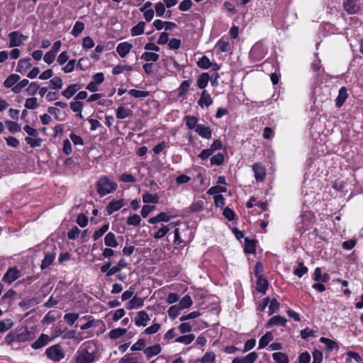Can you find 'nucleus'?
<instances>
[{"instance_id": "473e14b6", "label": "nucleus", "mask_w": 363, "mask_h": 363, "mask_svg": "<svg viewBox=\"0 0 363 363\" xmlns=\"http://www.w3.org/2000/svg\"><path fill=\"white\" fill-rule=\"evenodd\" d=\"M272 340H273L272 333L270 332H267L265 335H264L259 339L258 349H262V348L265 347Z\"/></svg>"}, {"instance_id": "6e6552de", "label": "nucleus", "mask_w": 363, "mask_h": 363, "mask_svg": "<svg viewBox=\"0 0 363 363\" xmlns=\"http://www.w3.org/2000/svg\"><path fill=\"white\" fill-rule=\"evenodd\" d=\"M342 6H343L344 10L348 14L357 13L360 9V6L357 3V0H343Z\"/></svg>"}, {"instance_id": "4468645a", "label": "nucleus", "mask_w": 363, "mask_h": 363, "mask_svg": "<svg viewBox=\"0 0 363 363\" xmlns=\"http://www.w3.org/2000/svg\"><path fill=\"white\" fill-rule=\"evenodd\" d=\"M132 48V44L123 42L117 45L116 51L121 57H125L130 52Z\"/></svg>"}, {"instance_id": "052dcab7", "label": "nucleus", "mask_w": 363, "mask_h": 363, "mask_svg": "<svg viewBox=\"0 0 363 363\" xmlns=\"http://www.w3.org/2000/svg\"><path fill=\"white\" fill-rule=\"evenodd\" d=\"M78 318H79L78 313H67L64 315L65 320L69 325H72Z\"/></svg>"}, {"instance_id": "5fc2aeb1", "label": "nucleus", "mask_w": 363, "mask_h": 363, "mask_svg": "<svg viewBox=\"0 0 363 363\" xmlns=\"http://www.w3.org/2000/svg\"><path fill=\"white\" fill-rule=\"evenodd\" d=\"M198 66L201 69H208L211 67L212 63L206 56H203L197 62Z\"/></svg>"}, {"instance_id": "bf43d9fd", "label": "nucleus", "mask_w": 363, "mask_h": 363, "mask_svg": "<svg viewBox=\"0 0 363 363\" xmlns=\"http://www.w3.org/2000/svg\"><path fill=\"white\" fill-rule=\"evenodd\" d=\"M181 308L178 305L172 306L167 311L168 315L172 320L176 318L179 315Z\"/></svg>"}, {"instance_id": "5701e85b", "label": "nucleus", "mask_w": 363, "mask_h": 363, "mask_svg": "<svg viewBox=\"0 0 363 363\" xmlns=\"http://www.w3.org/2000/svg\"><path fill=\"white\" fill-rule=\"evenodd\" d=\"M80 88L79 84H70L62 92V95L67 99H70Z\"/></svg>"}, {"instance_id": "e2e57ef3", "label": "nucleus", "mask_w": 363, "mask_h": 363, "mask_svg": "<svg viewBox=\"0 0 363 363\" xmlns=\"http://www.w3.org/2000/svg\"><path fill=\"white\" fill-rule=\"evenodd\" d=\"M191 85V81L189 80H185L179 86L178 91H179V96H182L184 95L189 90V88Z\"/></svg>"}, {"instance_id": "a19ab883", "label": "nucleus", "mask_w": 363, "mask_h": 363, "mask_svg": "<svg viewBox=\"0 0 363 363\" xmlns=\"http://www.w3.org/2000/svg\"><path fill=\"white\" fill-rule=\"evenodd\" d=\"M13 325V322L10 318L0 320V333H4L11 329Z\"/></svg>"}, {"instance_id": "1a4fd4ad", "label": "nucleus", "mask_w": 363, "mask_h": 363, "mask_svg": "<svg viewBox=\"0 0 363 363\" xmlns=\"http://www.w3.org/2000/svg\"><path fill=\"white\" fill-rule=\"evenodd\" d=\"M150 320V316L145 311H138L134 318V322L138 327H145Z\"/></svg>"}, {"instance_id": "680f3d73", "label": "nucleus", "mask_w": 363, "mask_h": 363, "mask_svg": "<svg viewBox=\"0 0 363 363\" xmlns=\"http://www.w3.org/2000/svg\"><path fill=\"white\" fill-rule=\"evenodd\" d=\"M161 328V325L160 323H153L150 326L147 327L143 332L145 335H152L159 331Z\"/></svg>"}, {"instance_id": "412c9836", "label": "nucleus", "mask_w": 363, "mask_h": 363, "mask_svg": "<svg viewBox=\"0 0 363 363\" xmlns=\"http://www.w3.org/2000/svg\"><path fill=\"white\" fill-rule=\"evenodd\" d=\"M172 216H169L165 212H161L156 216L150 218L148 220L149 223L155 224L160 222H168L170 220Z\"/></svg>"}, {"instance_id": "4d7b16f0", "label": "nucleus", "mask_w": 363, "mask_h": 363, "mask_svg": "<svg viewBox=\"0 0 363 363\" xmlns=\"http://www.w3.org/2000/svg\"><path fill=\"white\" fill-rule=\"evenodd\" d=\"M141 222V218L138 214H134L127 219V225H133V226H138L140 225Z\"/></svg>"}, {"instance_id": "0e129e2a", "label": "nucleus", "mask_w": 363, "mask_h": 363, "mask_svg": "<svg viewBox=\"0 0 363 363\" xmlns=\"http://www.w3.org/2000/svg\"><path fill=\"white\" fill-rule=\"evenodd\" d=\"M25 107L28 109H35L38 107L37 99L35 97L27 99L25 102Z\"/></svg>"}, {"instance_id": "49530a36", "label": "nucleus", "mask_w": 363, "mask_h": 363, "mask_svg": "<svg viewBox=\"0 0 363 363\" xmlns=\"http://www.w3.org/2000/svg\"><path fill=\"white\" fill-rule=\"evenodd\" d=\"M84 29V23L81 21H77L71 32L74 37L79 36Z\"/></svg>"}, {"instance_id": "ea45409f", "label": "nucleus", "mask_w": 363, "mask_h": 363, "mask_svg": "<svg viewBox=\"0 0 363 363\" xmlns=\"http://www.w3.org/2000/svg\"><path fill=\"white\" fill-rule=\"evenodd\" d=\"M145 26V23L144 21H140L136 26L131 28V35L136 36L143 34L144 33Z\"/></svg>"}, {"instance_id": "8fccbe9b", "label": "nucleus", "mask_w": 363, "mask_h": 363, "mask_svg": "<svg viewBox=\"0 0 363 363\" xmlns=\"http://www.w3.org/2000/svg\"><path fill=\"white\" fill-rule=\"evenodd\" d=\"M118 363H140V362L138 357L134 356L133 354H128L120 359Z\"/></svg>"}, {"instance_id": "0eeeda50", "label": "nucleus", "mask_w": 363, "mask_h": 363, "mask_svg": "<svg viewBox=\"0 0 363 363\" xmlns=\"http://www.w3.org/2000/svg\"><path fill=\"white\" fill-rule=\"evenodd\" d=\"M252 170L255 174V178L257 182H262L266 177V169L259 162H256L252 165Z\"/></svg>"}, {"instance_id": "c85d7f7f", "label": "nucleus", "mask_w": 363, "mask_h": 363, "mask_svg": "<svg viewBox=\"0 0 363 363\" xmlns=\"http://www.w3.org/2000/svg\"><path fill=\"white\" fill-rule=\"evenodd\" d=\"M216 355L213 352H206L201 359H196V363H214Z\"/></svg>"}, {"instance_id": "79ce46f5", "label": "nucleus", "mask_w": 363, "mask_h": 363, "mask_svg": "<svg viewBox=\"0 0 363 363\" xmlns=\"http://www.w3.org/2000/svg\"><path fill=\"white\" fill-rule=\"evenodd\" d=\"M272 357L276 363H289L288 356L282 352H274Z\"/></svg>"}, {"instance_id": "09e8293b", "label": "nucleus", "mask_w": 363, "mask_h": 363, "mask_svg": "<svg viewBox=\"0 0 363 363\" xmlns=\"http://www.w3.org/2000/svg\"><path fill=\"white\" fill-rule=\"evenodd\" d=\"M320 342L325 344L326 349L328 351H331V350H333V348L337 347V344L336 342H335L330 339H328L327 337H320Z\"/></svg>"}, {"instance_id": "13d9d810", "label": "nucleus", "mask_w": 363, "mask_h": 363, "mask_svg": "<svg viewBox=\"0 0 363 363\" xmlns=\"http://www.w3.org/2000/svg\"><path fill=\"white\" fill-rule=\"evenodd\" d=\"M26 142L30 145L32 147H37L41 145L42 139L33 137H26L25 138Z\"/></svg>"}, {"instance_id": "b1692460", "label": "nucleus", "mask_w": 363, "mask_h": 363, "mask_svg": "<svg viewBox=\"0 0 363 363\" xmlns=\"http://www.w3.org/2000/svg\"><path fill=\"white\" fill-rule=\"evenodd\" d=\"M20 79V76L16 74H11L4 81V86L6 88H12Z\"/></svg>"}, {"instance_id": "f03ea898", "label": "nucleus", "mask_w": 363, "mask_h": 363, "mask_svg": "<svg viewBox=\"0 0 363 363\" xmlns=\"http://www.w3.org/2000/svg\"><path fill=\"white\" fill-rule=\"evenodd\" d=\"M97 192L101 196L108 194L117 189V184L109 179L107 176H103L99 179L96 184Z\"/></svg>"}, {"instance_id": "9b49d317", "label": "nucleus", "mask_w": 363, "mask_h": 363, "mask_svg": "<svg viewBox=\"0 0 363 363\" xmlns=\"http://www.w3.org/2000/svg\"><path fill=\"white\" fill-rule=\"evenodd\" d=\"M258 357V354L255 352L249 353L244 357H235L233 359L232 363H253Z\"/></svg>"}, {"instance_id": "9d476101", "label": "nucleus", "mask_w": 363, "mask_h": 363, "mask_svg": "<svg viewBox=\"0 0 363 363\" xmlns=\"http://www.w3.org/2000/svg\"><path fill=\"white\" fill-rule=\"evenodd\" d=\"M162 351V347L160 344H155L152 346H149L145 347L143 350V353L145 354L147 359H150L155 356L159 354Z\"/></svg>"}, {"instance_id": "2f4dec72", "label": "nucleus", "mask_w": 363, "mask_h": 363, "mask_svg": "<svg viewBox=\"0 0 363 363\" xmlns=\"http://www.w3.org/2000/svg\"><path fill=\"white\" fill-rule=\"evenodd\" d=\"M209 79L210 77L208 73H202L201 75H199L196 81V84L199 88L204 89L207 86Z\"/></svg>"}, {"instance_id": "69168bd1", "label": "nucleus", "mask_w": 363, "mask_h": 363, "mask_svg": "<svg viewBox=\"0 0 363 363\" xmlns=\"http://www.w3.org/2000/svg\"><path fill=\"white\" fill-rule=\"evenodd\" d=\"M81 233V230L77 227H72L67 233V237L69 240H76Z\"/></svg>"}, {"instance_id": "cd10ccee", "label": "nucleus", "mask_w": 363, "mask_h": 363, "mask_svg": "<svg viewBox=\"0 0 363 363\" xmlns=\"http://www.w3.org/2000/svg\"><path fill=\"white\" fill-rule=\"evenodd\" d=\"M104 243L106 246L111 247H116L118 246V242L116 239V236L111 232H109L105 236Z\"/></svg>"}, {"instance_id": "58836bf2", "label": "nucleus", "mask_w": 363, "mask_h": 363, "mask_svg": "<svg viewBox=\"0 0 363 363\" xmlns=\"http://www.w3.org/2000/svg\"><path fill=\"white\" fill-rule=\"evenodd\" d=\"M158 201L159 198L157 194L146 192L143 195V201L145 203H157Z\"/></svg>"}, {"instance_id": "7c9ffc66", "label": "nucleus", "mask_w": 363, "mask_h": 363, "mask_svg": "<svg viewBox=\"0 0 363 363\" xmlns=\"http://www.w3.org/2000/svg\"><path fill=\"white\" fill-rule=\"evenodd\" d=\"M19 342H25L33 338V332L28 330L27 328L19 332Z\"/></svg>"}, {"instance_id": "a18cd8bd", "label": "nucleus", "mask_w": 363, "mask_h": 363, "mask_svg": "<svg viewBox=\"0 0 363 363\" xmlns=\"http://www.w3.org/2000/svg\"><path fill=\"white\" fill-rule=\"evenodd\" d=\"M193 304V301L189 295L184 296L179 301L178 306L181 308V309L188 308Z\"/></svg>"}, {"instance_id": "dca6fc26", "label": "nucleus", "mask_w": 363, "mask_h": 363, "mask_svg": "<svg viewBox=\"0 0 363 363\" xmlns=\"http://www.w3.org/2000/svg\"><path fill=\"white\" fill-rule=\"evenodd\" d=\"M213 103V99L210 95V94L206 91L203 90L201 95V98L199 99L198 104L201 107H208Z\"/></svg>"}, {"instance_id": "423d86ee", "label": "nucleus", "mask_w": 363, "mask_h": 363, "mask_svg": "<svg viewBox=\"0 0 363 363\" xmlns=\"http://www.w3.org/2000/svg\"><path fill=\"white\" fill-rule=\"evenodd\" d=\"M21 272L16 267L8 269L2 278V281L8 284H12L14 281L20 277Z\"/></svg>"}, {"instance_id": "a878e982", "label": "nucleus", "mask_w": 363, "mask_h": 363, "mask_svg": "<svg viewBox=\"0 0 363 363\" xmlns=\"http://www.w3.org/2000/svg\"><path fill=\"white\" fill-rule=\"evenodd\" d=\"M268 281L263 277H259L257 280V290L265 294L268 289Z\"/></svg>"}, {"instance_id": "72a5a7b5", "label": "nucleus", "mask_w": 363, "mask_h": 363, "mask_svg": "<svg viewBox=\"0 0 363 363\" xmlns=\"http://www.w3.org/2000/svg\"><path fill=\"white\" fill-rule=\"evenodd\" d=\"M195 339V335L194 334H188L179 336L175 339L176 342L182 343L185 345H189Z\"/></svg>"}, {"instance_id": "4c0bfd02", "label": "nucleus", "mask_w": 363, "mask_h": 363, "mask_svg": "<svg viewBox=\"0 0 363 363\" xmlns=\"http://www.w3.org/2000/svg\"><path fill=\"white\" fill-rule=\"evenodd\" d=\"M186 121V125L188 127L189 129L194 130H196V128L198 127L197 123H198V118L196 116H186L184 118Z\"/></svg>"}, {"instance_id": "774afa93", "label": "nucleus", "mask_w": 363, "mask_h": 363, "mask_svg": "<svg viewBox=\"0 0 363 363\" xmlns=\"http://www.w3.org/2000/svg\"><path fill=\"white\" fill-rule=\"evenodd\" d=\"M308 272V268L304 266L303 263L302 262L298 263V267L296 268L294 273L295 275H296L298 277H301L303 275L306 274Z\"/></svg>"}, {"instance_id": "aec40b11", "label": "nucleus", "mask_w": 363, "mask_h": 363, "mask_svg": "<svg viewBox=\"0 0 363 363\" xmlns=\"http://www.w3.org/2000/svg\"><path fill=\"white\" fill-rule=\"evenodd\" d=\"M348 97L347 88L342 86L339 90L338 96L335 100V105L337 107H341L343 104L345 102L346 99Z\"/></svg>"}, {"instance_id": "20e7f679", "label": "nucleus", "mask_w": 363, "mask_h": 363, "mask_svg": "<svg viewBox=\"0 0 363 363\" xmlns=\"http://www.w3.org/2000/svg\"><path fill=\"white\" fill-rule=\"evenodd\" d=\"M9 48L21 46L24 41L28 39L27 35H24L18 31H13L9 34Z\"/></svg>"}, {"instance_id": "a211bd4d", "label": "nucleus", "mask_w": 363, "mask_h": 363, "mask_svg": "<svg viewBox=\"0 0 363 363\" xmlns=\"http://www.w3.org/2000/svg\"><path fill=\"white\" fill-rule=\"evenodd\" d=\"M56 257L55 252H48L45 254L44 259L41 262L40 269L44 270L49 267L54 262Z\"/></svg>"}, {"instance_id": "ddd939ff", "label": "nucleus", "mask_w": 363, "mask_h": 363, "mask_svg": "<svg viewBox=\"0 0 363 363\" xmlns=\"http://www.w3.org/2000/svg\"><path fill=\"white\" fill-rule=\"evenodd\" d=\"M50 340L49 335L41 334L37 340L32 343L31 347L34 350H38L45 346Z\"/></svg>"}, {"instance_id": "f257e3e1", "label": "nucleus", "mask_w": 363, "mask_h": 363, "mask_svg": "<svg viewBox=\"0 0 363 363\" xmlns=\"http://www.w3.org/2000/svg\"><path fill=\"white\" fill-rule=\"evenodd\" d=\"M91 346L93 344L89 342L84 344V347L77 352L76 363H92L94 361L95 351Z\"/></svg>"}, {"instance_id": "c03bdc74", "label": "nucleus", "mask_w": 363, "mask_h": 363, "mask_svg": "<svg viewBox=\"0 0 363 363\" xmlns=\"http://www.w3.org/2000/svg\"><path fill=\"white\" fill-rule=\"evenodd\" d=\"M141 59L146 62H157L159 60V55L155 52H145L142 54Z\"/></svg>"}, {"instance_id": "2eb2a0df", "label": "nucleus", "mask_w": 363, "mask_h": 363, "mask_svg": "<svg viewBox=\"0 0 363 363\" xmlns=\"http://www.w3.org/2000/svg\"><path fill=\"white\" fill-rule=\"evenodd\" d=\"M124 206L123 200H113L106 206V211L108 215L118 211Z\"/></svg>"}, {"instance_id": "4be33fe9", "label": "nucleus", "mask_w": 363, "mask_h": 363, "mask_svg": "<svg viewBox=\"0 0 363 363\" xmlns=\"http://www.w3.org/2000/svg\"><path fill=\"white\" fill-rule=\"evenodd\" d=\"M30 58H23L18 61L16 72L21 74L25 73L31 66Z\"/></svg>"}, {"instance_id": "e433bc0d", "label": "nucleus", "mask_w": 363, "mask_h": 363, "mask_svg": "<svg viewBox=\"0 0 363 363\" xmlns=\"http://www.w3.org/2000/svg\"><path fill=\"white\" fill-rule=\"evenodd\" d=\"M132 114V111L125 108L123 106H119L116 110V118L118 119H124Z\"/></svg>"}, {"instance_id": "6e6d98bb", "label": "nucleus", "mask_w": 363, "mask_h": 363, "mask_svg": "<svg viewBox=\"0 0 363 363\" xmlns=\"http://www.w3.org/2000/svg\"><path fill=\"white\" fill-rule=\"evenodd\" d=\"M128 94L135 98H145L149 96V92L137 89H130Z\"/></svg>"}, {"instance_id": "338daca9", "label": "nucleus", "mask_w": 363, "mask_h": 363, "mask_svg": "<svg viewBox=\"0 0 363 363\" xmlns=\"http://www.w3.org/2000/svg\"><path fill=\"white\" fill-rule=\"evenodd\" d=\"M224 161V156L222 153H218L211 158V164L221 165Z\"/></svg>"}, {"instance_id": "39448f33", "label": "nucleus", "mask_w": 363, "mask_h": 363, "mask_svg": "<svg viewBox=\"0 0 363 363\" xmlns=\"http://www.w3.org/2000/svg\"><path fill=\"white\" fill-rule=\"evenodd\" d=\"M311 225V213L308 211L303 213L299 217L297 227L301 233H304Z\"/></svg>"}, {"instance_id": "864d4df0", "label": "nucleus", "mask_w": 363, "mask_h": 363, "mask_svg": "<svg viewBox=\"0 0 363 363\" xmlns=\"http://www.w3.org/2000/svg\"><path fill=\"white\" fill-rule=\"evenodd\" d=\"M108 224H104L99 229L96 230L93 235L94 240H97L101 237H102L104 234L108 230Z\"/></svg>"}, {"instance_id": "7ed1b4c3", "label": "nucleus", "mask_w": 363, "mask_h": 363, "mask_svg": "<svg viewBox=\"0 0 363 363\" xmlns=\"http://www.w3.org/2000/svg\"><path fill=\"white\" fill-rule=\"evenodd\" d=\"M45 354L53 362H58L65 357V352L60 344H56L47 348Z\"/></svg>"}, {"instance_id": "393cba45", "label": "nucleus", "mask_w": 363, "mask_h": 363, "mask_svg": "<svg viewBox=\"0 0 363 363\" xmlns=\"http://www.w3.org/2000/svg\"><path fill=\"white\" fill-rule=\"evenodd\" d=\"M330 279L328 274H321V269L320 267L315 268L314 271V280L316 281H321L323 283L327 282Z\"/></svg>"}, {"instance_id": "c756f323", "label": "nucleus", "mask_w": 363, "mask_h": 363, "mask_svg": "<svg viewBox=\"0 0 363 363\" xmlns=\"http://www.w3.org/2000/svg\"><path fill=\"white\" fill-rule=\"evenodd\" d=\"M126 332H127V329H125V328H115V329L111 330L108 333V337L111 339L116 340V339L120 338L121 337L124 335L126 333Z\"/></svg>"}, {"instance_id": "f704fd0d", "label": "nucleus", "mask_w": 363, "mask_h": 363, "mask_svg": "<svg viewBox=\"0 0 363 363\" xmlns=\"http://www.w3.org/2000/svg\"><path fill=\"white\" fill-rule=\"evenodd\" d=\"M216 48H217L220 52H228L231 48V45L228 40L220 39L217 43Z\"/></svg>"}, {"instance_id": "6ab92c4d", "label": "nucleus", "mask_w": 363, "mask_h": 363, "mask_svg": "<svg viewBox=\"0 0 363 363\" xmlns=\"http://www.w3.org/2000/svg\"><path fill=\"white\" fill-rule=\"evenodd\" d=\"M177 223H171L167 225H162L160 229L157 231L154 235V238L155 239H161L163 237H164L168 232L172 229L174 227H175Z\"/></svg>"}, {"instance_id": "37998d69", "label": "nucleus", "mask_w": 363, "mask_h": 363, "mask_svg": "<svg viewBox=\"0 0 363 363\" xmlns=\"http://www.w3.org/2000/svg\"><path fill=\"white\" fill-rule=\"evenodd\" d=\"M62 80L60 77H55L50 80L49 87L52 89L59 90L62 87Z\"/></svg>"}, {"instance_id": "603ef678", "label": "nucleus", "mask_w": 363, "mask_h": 363, "mask_svg": "<svg viewBox=\"0 0 363 363\" xmlns=\"http://www.w3.org/2000/svg\"><path fill=\"white\" fill-rule=\"evenodd\" d=\"M226 191H227L226 187L218 185V186H212L211 188H210L208 190L207 194L209 195H213V196L220 195V193L225 192Z\"/></svg>"}, {"instance_id": "c9c22d12", "label": "nucleus", "mask_w": 363, "mask_h": 363, "mask_svg": "<svg viewBox=\"0 0 363 363\" xmlns=\"http://www.w3.org/2000/svg\"><path fill=\"white\" fill-rule=\"evenodd\" d=\"M144 301L142 298L138 296H133L132 299L128 302V308L133 309L139 308L143 306Z\"/></svg>"}, {"instance_id": "3c124183", "label": "nucleus", "mask_w": 363, "mask_h": 363, "mask_svg": "<svg viewBox=\"0 0 363 363\" xmlns=\"http://www.w3.org/2000/svg\"><path fill=\"white\" fill-rule=\"evenodd\" d=\"M145 345H146L145 339L140 338V339L138 340V341L131 346L130 350L133 352L143 350L145 348Z\"/></svg>"}, {"instance_id": "f3484780", "label": "nucleus", "mask_w": 363, "mask_h": 363, "mask_svg": "<svg viewBox=\"0 0 363 363\" xmlns=\"http://www.w3.org/2000/svg\"><path fill=\"white\" fill-rule=\"evenodd\" d=\"M286 323V319L281 315H275L271 318L267 323V327L271 328L272 326H284Z\"/></svg>"}, {"instance_id": "bb28decb", "label": "nucleus", "mask_w": 363, "mask_h": 363, "mask_svg": "<svg viewBox=\"0 0 363 363\" xmlns=\"http://www.w3.org/2000/svg\"><path fill=\"white\" fill-rule=\"evenodd\" d=\"M245 252L254 254L256 252V241L247 238L245 240Z\"/></svg>"}, {"instance_id": "de8ad7c7", "label": "nucleus", "mask_w": 363, "mask_h": 363, "mask_svg": "<svg viewBox=\"0 0 363 363\" xmlns=\"http://www.w3.org/2000/svg\"><path fill=\"white\" fill-rule=\"evenodd\" d=\"M127 264H128L124 259H121L116 266H114L110 269L108 274H115L116 273L120 272L122 268L126 267Z\"/></svg>"}, {"instance_id": "f8f14e48", "label": "nucleus", "mask_w": 363, "mask_h": 363, "mask_svg": "<svg viewBox=\"0 0 363 363\" xmlns=\"http://www.w3.org/2000/svg\"><path fill=\"white\" fill-rule=\"evenodd\" d=\"M195 132L201 137L210 139L212 136V130L210 126L199 124Z\"/></svg>"}]
</instances>
